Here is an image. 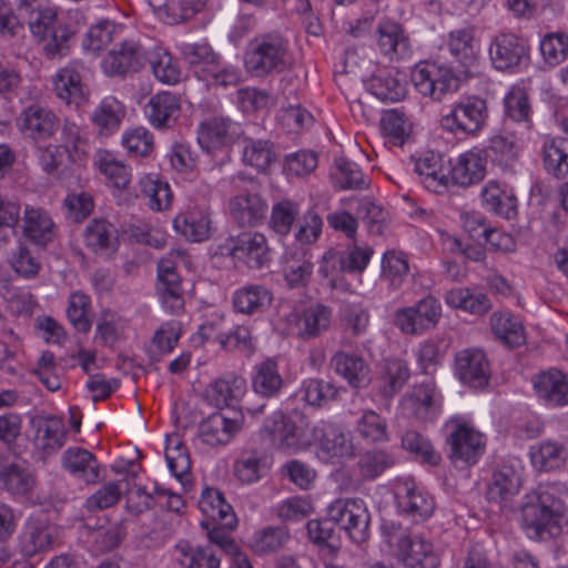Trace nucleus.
Masks as SVG:
<instances>
[{
  "label": "nucleus",
  "mask_w": 568,
  "mask_h": 568,
  "mask_svg": "<svg viewBox=\"0 0 568 568\" xmlns=\"http://www.w3.org/2000/svg\"><path fill=\"white\" fill-rule=\"evenodd\" d=\"M121 31L122 27L113 21H99L89 29L83 47L92 52H99L118 38Z\"/></svg>",
  "instance_id": "obj_56"
},
{
  "label": "nucleus",
  "mask_w": 568,
  "mask_h": 568,
  "mask_svg": "<svg viewBox=\"0 0 568 568\" xmlns=\"http://www.w3.org/2000/svg\"><path fill=\"white\" fill-rule=\"evenodd\" d=\"M125 106L114 97H105L91 114V121L99 134L110 135L120 128L125 116Z\"/></svg>",
  "instance_id": "obj_31"
},
{
  "label": "nucleus",
  "mask_w": 568,
  "mask_h": 568,
  "mask_svg": "<svg viewBox=\"0 0 568 568\" xmlns=\"http://www.w3.org/2000/svg\"><path fill=\"white\" fill-rule=\"evenodd\" d=\"M22 134L34 141L47 140L60 128L59 119L50 109L31 104L17 119Z\"/></svg>",
  "instance_id": "obj_15"
},
{
  "label": "nucleus",
  "mask_w": 568,
  "mask_h": 568,
  "mask_svg": "<svg viewBox=\"0 0 568 568\" xmlns=\"http://www.w3.org/2000/svg\"><path fill=\"white\" fill-rule=\"evenodd\" d=\"M148 63L154 77L162 83L174 84L180 80L179 65L168 51L158 49L151 54L148 53Z\"/></svg>",
  "instance_id": "obj_54"
},
{
  "label": "nucleus",
  "mask_w": 568,
  "mask_h": 568,
  "mask_svg": "<svg viewBox=\"0 0 568 568\" xmlns=\"http://www.w3.org/2000/svg\"><path fill=\"white\" fill-rule=\"evenodd\" d=\"M532 465L542 471H550L562 467L568 459L567 447L555 440H542L530 448Z\"/></svg>",
  "instance_id": "obj_34"
},
{
  "label": "nucleus",
  "mask_w": 568,
  "mask_h": 568,
  "mask_svg": "<svg viewBox=\"0 0 568 568\" xmlns=\"http://www.w3.org/2000/svg\"><path fill=\"white\" fill-rule=\"evenodd\" d=\"M331 366L354 388H363L369 383V367L356 354L338 352L332 357Z\"/></svg>",
  "instance_id": "obj_24"
},
{
  "label": "nucleus",
  "mask_w": 568,
  "mask_h": 568,
  "mask_svg": "<svg viewBox=\"0 0 568 568\" xmlns=\"http://www.w3.org/2000/svg\"><path fill=\"white\" fill-rule=\"evenodd\" d=\"M90 307V297L82 292H75L70 295L67 316L72 326L80 333H88L91 328V321L88 316Z\"/></svg>",
  "instance_id": "obj_61"
},
{
  "label": "nucleus",
  "mask_w": 568,
  "mask_h": 568,
  "mask_svg": "<svg viewBox=\"0 0 568 568\" xmlns=\"http://www.w3.org/2000/svg\"><path fill=\"white\" fill-rule=\"evenodd\" d=\"M488 108L479 97H466L455 103L452 111L440 119V125L450 133L475 135L486 124Z\"/></svg>",
  "instance_id": "obj_7"
},
{
  "label": "nucleus",
  "mask_w": 568,
  "mask_h": 568,
  "mask_svg": "<svg viewBox=\"0 0 568 568\" xmlns=\"http://www.w3.org/2000/svg\"><path fill=\"white\" fill-rule=\"evenodd\" d=\"M270 468L268 458L258 452L242 455L234 464V474L244 484H253L264 477Z\"/></svg>",
  "instance_id": "obj_43"
},
{
  "label": "nucleus",
  "mask_w": 568,
  "mask_h": 568,
  "mask_svg": "<svg viewBox=\"0 0 568 568\" xmlns=\"http://www.w3.org/2000/svg\"><path fill=\"white\" fill-rule=\"evenodd\" d=\"M199 507L209 517L207 520H220L224 527H236L237 519L233 508L226 503L220 490L214 488L203 490Z\"/></svg>",
  "instance_id": "obj_35"
},
{
  "label": "nucleus",
  "mask_w": 568,
  "mask_h": 568,
  "mask_svg": "<svg viewBox=\"0 0 568 568\" xmlns=\"http://www.w3.org/2000/svg\"><path fill=\"white\" fill-rule=\"evenodd\" d=\"M489 55L497 70L513 71L528 59V47L525 40L513 33H500L493 40Z\"/></svg>",
  "instance_id": "obj_11"
},
{
  "label": "nucleus",
  "mask_w": 568,
  "mask_h": 568,
  "mask_svg": "<svg viewBox=\"0 0 568 568\" xmlns=\"http://www.w3.org/2000/svg\"><path fill=\"white\" fill-rule=\"evenodd\" d=\"M273 302V294L265 285L246 284L237 288L232 296V304L237 313L255 315L266 312Z\"/></svg>",
  "instance_id": "obj_22"
},
{
  "label": "nucleus",
  "mask_w": 568,
  "mask_h": 568,
  "mask_svg": "<svg viewBox=\"0 0 568 568\" xmlns=\"http://www.w3.org/2000/svg\"><path fill=\"white\" fill-rule=\"evenodd\" d=\"M244 65L247 72L256 77L287 70L291 65L287 41L278 32L254 37L247 42Z\"/></svg>",
  "instance_id": "obj_5"
},
{
  "label": "nucleus",
  "mask_w": 568,
  "mask_h": 568,
  "mask_svg": "<svg viewBox=\"0 0 568 568\" xmlns=\"http://www.w3.org/2000/svg\"><path fill=\"white\" fill-rule=\"evenodd\" d=\"M180 113V98L168 91L153 95L145 105V114L155 129H169L173 126Z\"/></svg>",
  "instance_id": "obj_21"
},
{
  "label": "nucleus",
  "mask_w": 568,
  "mask_h": 568,
  "mask_svg": "<svg viewBox=\"0 0 568 568\" xmlns=\"http://www.w3.org/2000/svg\"><path fill=\"white\" fill-rule=\"evenodd\" d=\"M481 196L487 209L496 214L510 219L516 212V197L508 195L497 184L487 185Z\"/></svg>",
  "instance_id": "obj_59"
},
{
  "label": "nucleus",
  "mask_w": 568,
  "mask_h": 568,
  "mask_svg": "<svg viewBox=\"0 0 568 568\" xmlns=\"http://www.w3.org/2000/svg\"><path fill=\"white\" fill-rule=\"evenodd\" d=\"M566 505L555 484L539 485L521 507L523 528L531 539L555 537L561 531Z\"/></svg>",
  "instance_id": "obj_2"
},
{
  "label": "nucleus",
  "mask_w": 568,
  "mask_h": 568,
  "mask_svg": "<svg viewBox=\"0 0 568 568\" xmlns=\"http://www.w3.org/2000/svg\"><path fill=\"white\" fill-rule=\"evenodd\" d=\"M447 443L450 446V458L467 465L476 464L485 452L483 434L466 424H456Z\"/></svg>",
  "instance_id": "obj_17"
},
{
  "label": "nucleus",
  "mask_w": 568,
  "mask_h": 568,
  "mask_svg": "<svg viewBox=\"0 0 568 568\" xmlns=\"http://www.w3.org/2000/svg\"><path fill=\"white\" fill-rule=\"evenodd\" d=\"M53 540L52 530L47 526L28 525L20 539L23 556L32 557L50 547Z\"/></svg>",
  "instance_id": "obj_52"
},
{
  "label": "nucleus",
  "mask_w": 568,
  "mask_h": 568,
  "mask_svg": "<svg viewBox=\"0 0 568 568\" xmlns=\"http://www.w3.org/2000/svg\"><path fill=\"white\" fill-rule=\"evenodd\" d=\"M410 80L419 93L436 101L442 100L455 83V78L448 70L428 63L416 64Z\"/></svg>",
  "instance_id": "obj_13"
},
{
  "label": "nucleus",
  "mask_w": 568,
  "mask_h": 568,
  "mask_svg": "<svg viewBox=\"0 0 568 568\" xmlns=\"http://www.w3.org/2000/svg\"><path fill=\"white\" fill-rule=\"evenodd\" d=\"M452 182L467 187L480 182L486 173V156L480 151H468L459 155L456 164L448 171Z\"/></svg>",
  "instance_id": "obj_23"
},
{
  "label": "nucleus",
  "mask_w": 568,
  "mask_h": 568,
  "mask_svg": "<svg viewBox=\"0 0 568 568\" xmlns=\"http://www.w3.org/2000/svg\"><path fill=\"white\" fill-rule=\"evenodd\" d=\"M357 202V216L366 224L369 233L382 234L388 220L385 209L368 196L358 199Z\"/></svg>",
  "instance_id": "obj_55"
},
{
  "label": "nucleus",
  "mask_w": 568,
  "mask_h": 568,
  "mask_svg": "<svg viewBox=\"0 0 568 568\" xmlns=\"http://www.w3.org/2000/svg\"><path fill=\"white\" fill-rule=\"evenodd\" d=\"M368 90L384 102H397L406 94L405 84L390 74L373 75L368 81Z\"/></svg>",
  "instance_id": "obj_51"
},
{
  "label": "nucleus",
  "mask_w": 568,
  "mask_h": 568,
  "mask_svg": "<svg viewBox=\"0 0 568 568\" xmlns=\"http://www.w3.org/2000/svg\"><path fill=\"white\" fill-rule=\"evenodd\" d=\"M371 515L362 499H337L328 506L327 518L310 520L306 525L310 539L317 545L336 549L335 528L338 525L356 544L369 538Z\"/></svg>",
  "instance_id": "obj_1"
},
{
  "label": "nucleus",
  "mask_w": 568,
  "mask_h": 568,
  "mask_svg": "<svg viewBox=\"0 0 568 568\" xmlns=\"http://www.w3.org/2000/svg\"><path fill=\"white\" fill-rule=\"evenodd\" d=\"M242 416L234 409L211 414L199 427L202 442L211 447L226 445L240 432Z\"/></svg>",
  "instance_id": "obj_9"
},
{
  "label": "nucleus",
  "mask_w": 568,
  "mask_h": 568,
  "mask_svg": "<svg viewBox=\"0 0 568 568\" xmlns=\"http://www.w3.org/2000/svg\"><path fill=\"white\" fill-rule=\"evenodd\" d=\"M148 63V52L134 41H124L109 51L104 57L102 67L109 75H123L136 72Z\"/></svg>",
  "instance_id": "obj_12"
},
{
  "label": "nucleus",
  "mask_w": 568,
  "mask_h": 568,
  "mask_svg": "<svg viewBox=\"0 0 568 568\" xmlns=\"http://www.w3.org/2000/svg\"><path fill=\"white\" fill-rule=\"evenodd\" d=\"M356 432L366 442H383L387 438V423L376 412L368 409L357 420Z\"/></svg>",
  "instance_id": "obj_62"
},
{
  "label": "nucleus",
  "mask_w": 568,
  "mask_h": 568,
  "mask_svg": "<svg viewBox=\"0 0 568 568\" xmlns=\"http://www.w3.org/2000/svg\"><path fill=\"white\" fill-rule=\"evenodd\" d=\"M315 444H318L321 452L328 458H352L355 455L351 433L335 424L318 423Z\"/></svg>",
  "instance_id": "obj_19"
},
{
  "label": "nucleus",
  "mask_w": 568,
  "mask_h": 568,
  "mask_svg": "<svg viewBox=\"0 0 568 568\" xmlns=\"http://www.w3.org/2000/svg\"><path fill=\"white\" fill-rule=\"evenodd\" d=\"M382 536L405 568H438L440 560L433 544L420 535L410 532L400 524L385 521Z\"/></svg>",
  "instance_id": "obj_4"
},
{
  "label": "nucleus",
  "mask_w": 568,
  "mask_h": 568,
  "mask_svg": "<svg viewBox=\"0 0 568 568\" xmlns=\"http://www.w3.org/2000/svg\"><path fill=\"white\" fill-rule=\"evenodd\" d=\"M175 551L180 554V565L185 568L220 567V559L210 546H192L189 541L181 540L175 545Z\"/></svg>",
  "instance_id": "obj_39"
},
{
  "label": "nucleus",
  "mask_w": 568,
  "mask_h": 568,
  "mask_svg": "<svg viewBox=\"0 0 568 568\" xmlns=\"http://www.w3.org/2000/svg\"><path fill=\"white\" fill-rule=\"evenodd\" d=\"M156 296L163 308L171 314H180L184 308V290L175 266L162 261L158 266Z\"/></svg>",
  "instance_id": "obj_14"
},
{
  "label": "nucleus",
  "mask_w": 568,
  "mask_h": 568,
  "mask_svg": "<svg viewBox=\"0 0 568 568\" xmlns=\"http://www.w3.org/2000/svg\"><path fill=\"white\" fill-rule=\"evenodd\" d=\"M240 133L236 123L223 118H213L201 124L197 142L204 151L212 153L233 143Z\"/></svg>",
  "instance_id": "obj_20"
},
{
  "label": "nucleus",
  "mask_w": 568,
  "mask_h": 568,
  "mask_svg": "<svg viewBox=\"0 0 568 568\" xmlns=\"http://www.w3.org/2000/svg\"><path fill=\"white\" fill-rule=\"evenodd\" d=\"M36 429L34 444L37 447L54 452L64 445L65 429L61 418L54 416L34 417L31 420Z\"/></svg>",
  "instance_id": "obj_29"
},
{
  "label": "nucleus",
  "mask_w": 568,
  "mask_h": 568,
  "mask_svg": "<svg viewBox=\"0 0 568 568\" xmlns=\"http://www.w3.org/2000/svg\"><path fill=\"white\" fill-rule=\"evenodd\" d=\"M230 210L240 226H255L265 219L267 204L258 194L248 193L235 196Z\"/></svg>",
  "instance_id": "obj_25"
},
{
  "label": "nucleus",
  "mask_w": 568,
  "mask_h": 568,
  "mask_svg": "<svg viewBox=\"0 0 568 568\" xmlns=\"http://www.w3.org/2000/svg\"><path fill=\"white\" fill-rule=\"evenodd\" d=\"M245 381L234 376L231 379L219 378L205 390L206 400L223 412L224 408L232 409L233 405L244 393Z\"/></svg>",
  "instance_id": "obj_32"
},
{
  "label": "nucleus",
  "mask_w": 568,
  "mask_h": 568,
  "mask_svg": "<svg viewBox=\"0 0 568 568\" xmlns=\"http://www.w3.org/2000/svg\"><path fill=\"white\" fill-rule=\"evenodd\" d=\"M174 229L192 242H201L209 237L211 221L203 212L180 214L174 219Z\"/></svg>",
  "instance_id": "obj_44"
},
{
  "label": "nucleus",
  "mask_w": 568,
  "mask_h": 568,
  "mask_svg": "<svg viewBox=\"0 0 568 568\" xmlns=\"http://www.w3.org/2000/svg\"><path fill=\"white\" fill-rule=\"evenodd\" d=\"M335 184L342 190H364L369 185V180L364 175L359 166L345 158L335 160Z\"/></svg>",
  "instance_id": "obj_48"
},
{
  "label": "nucleus",
  "mask_w": 568,
  "mask_h": 568,
  "mask_svg": "<svg viewBox=\"0 0 568 568\" xmlns=\"http://www.w3.org/2000/svg\"><path fill=\"white\" fill-rule=\"evenodd\" d=\"M458 378L473 388L485 387L490 377L489 363L480 349H464L455 358Z\"/></svg>",
  "instance_id": "obj_18"
},
{
  "label": "nucleus",
  "mask_w": 568,
  "mask_h": 568,
  "mask_svg": "<svg viewBox=\"0 0 568 568\" xmlns=\"http://www.w3.org/2000/svg\"><path fill=\"white\" fill-rule=\"evenodd\" d=\"M298 215V204L291 200L276 202L272 207L270 226L278 235H287Z\"/></svg>",
  "instance_id": "obj_60"
},
{
  "label": "nucleus",
  "mask_w": 568,
  "mask_h": 568,
  "mask_svg": "<svg viewBox=\"0 0 568 568\" xmlns=\"http://www.w3.org/2000/svg\"><path fill=\"white\" fill-rule=\"evenodd\" d=\"M242 159L245 164L257 171H265L275 160V154L268 141L245 138Z\"/></svg>",
  "instance_id": "obj_53"
},
{
  "label": "nucleus",
  "mask_w": 568,
  "mask_h": 568,
  "mask_svg": "<svg viewBox=\"0 0 568 568\" xmlns=\"http://www.w3.org/2000/svg\"><path fill=\"white\" fill-rule=\"evenodd\" d=\"M394 465V456L383 449L367 450L358 459L361 475L371 480L377 478Z\"/></svg>",
  "instance_id": "obj_50"
},
{
  "label": "nucleus",
  "mask_w": 568,
  "mask_h": 568,
  "mask_svg": "<svg viewBox=\"0 0 568 568\" xmlns=\"http://www.w3.org/2000/svg\"><path fill=\"white\" fill-rule=\"evenodd\" d=\"M288 538L285 527H266L254 535L251 547L255 554L265 555L281 549Z\"/></svg>",
  "instance_id": "obj_58"
},
{
  "label": "nucleus",
  "mask_w": 568,
  "mask_h": 568,
  "mask_svg": "<svg viewBox=\"0 0 568 568\" xmlns=\"http://www.w3.org/2000/svg\"><path fill=\"white\" fill-rule=\"evenodd\" d=\"M252 386L256 394L264 397H273L280 393L283 387V378L274 359L268 358L255 366Z\"/></svg>",
  "instance_id": "obj_38"
},
{
  "label": "nucleus",
  "mask_w": 568,
  "mask_h": 568,
  "mask_svg": "<svg viewBox=\"0 0 568 568\" xmlns=\"http://www.w3.org/2000/svg\"><path fill=\"white\" fill-rule=\"evenodd\" d=\"M402 446L429 465L436 466L442 460L440 455L433 449L429 440L415 430H408L403 435Z\"/></svg>",
  "instance_id": "obj_64"
},
{
  "label": "nucleus",
  "mask_w": 568,
  "mask_h": 568,
  "mask_svg": "<svg viewBox=\"0 0 568 568\" xmlns=\"http://www.w3.org/2000/svg\"><path fill=\"white\" fill-rule=\"evenodd\" d=\"M409 376L410 372L405 361L398 358L386 359L381 372V395L385 399L393 398L404 387Z\"/></svg>",
  "instance_id": "obj_37"
},
{
  "label": "nucleus",
  "mask_w": 568,
  "mask_h": 568,
  "mask_svg": "<svg viewBox=\"0 0 568 568\" xmlns=\"http://www.w3.org/2000/svg\"><path fill=\"white\" fill-rule=\"evenodd\" d=\"M36 484L33 471L26 463L0 460V487L12 495H26Z\"/></svg>",
  "instance_id": "obj_30"
},
{
  "label": "nucleus",
  "mask_w": 568,
  "mask_h": 568,
  "mask_svg": "<svg viewBox=\"0 0 568 568\" xmlns=\"http://www.w3.org/2000/svg\"><path fill=\"white\" fill-rule=\"evenodd\" d=\"M491 328L495 335L508 347L515 348L526 342L523 324L509 314L491 315Z\"/></svg>",
  "instance_id": "obj_42"
},
{
  "label": "nucleus",
  "mask_w": 568,
  "mask_h": 568,
  "mask_svg": "<svg viewBox=\"0 0 568 568\" xmlns=\"http://www.w3.org/2000/svg\"><path fill=\"white\" fill-rule=\"evenodd\" d=\"M62 468L85 485H95L104 478V468L95 455L82 447H69L61 456Z\"/></svg>",
  "instance_id": "obj_10"
},
{
  "label": "nucleus",
  "mask_w": 568,
  "mask_h": 568,
  "mask_svg": "<svg viewBox=\"0 0 568 568\" xmlns=\"http://www.w3.org/2000/svg\"><path fill=\"white\" fill-rule=\"evenodd\" d=\"M77 159L68 149L54 144L48 145L43 150L41 164L48 174L57 179H65L70 174L69 164L75 162Z\"/></svg>",
  "instance_id": "obj_47"
},
{
  "label": "nucleus",
  "mask_w": 568,
  "mask_h": 568,
  "mask_svg": "<svg viewBox=\"0 0 568 568\" xmlns=\"http://www.w3.org/2000/svg\"><path fill=\"white\" fill-rule=\"evenodd\" d=\"M94 163L115 187L125 189L130 183L128 168L106 150H99L94 156Z\"/></svg>",
  "instance_id": "obj_49"
},
{
  "label": "nucleus",
  "mask_w": 568,
  "mask_h": 568,
  "mask_svg": "<svg viewBox=\"0 0 568 568\" xmlns=\"http://www.w3.org/2000/svg\"><path fill=\"white\" fill-rule=\"evenodd\" d=\"M54 90L57 95L67 103L80 105L87 101V90L81 82V77L72 68H63L57 73Z\"/></svg>",
  "instance_id": "obj_40"
},
{
  "label": "nucleus",
  "mask_w": 568,
  "mask_h": 568,
  "mask_svg": "<svg viewBox=\"0 0 568 568\" xmlns=\"http://www.w3.org/2000/svg\"><path fill=\"white\" fill-rule=\"evenodd\" d=\"M331 310L322 304L306 308L300 321V334L303 338H313L329 327Z\"/></svg>",
  "instance_id": "obj_46"
},
{
  "label": "nucleus",
  "mask_w": 568,
  "mask_h": 568,
  "mask_svg": "<svg viewBox=\"0 0 568 568\" xmlns=\"http://www.w3.org/2000/svg\"><path fill=\"white\" fill-rule=\"evenodd\" d=\"M382 128L392 142L398 146L405 143L412 132V123L397 110H389L383 115Z\"/></svg>",
  "instance_id": "obj_63"
},
{
  "label": "nucleus",
  "mask_w": 568,
  "mask_h": 568,
  "mask_svg": "<svg viewBox=\"0 0 568 568\" xmlns=\"http://www.w3.org/2000/svg\"><path fill=\"white\" fill-rule=\"evenodd\" d=\"M23 234L36 245L45 246L55 236V225L40 207H27L23 215Z\"/></svg>",
  "instance_id": "obj_26"
},
{
  "label": "nucleus",
  "mask_w": 568,
  "mask_h": 568,
  "mask_svg": "<svg viewBox=\"0 0 568 568\" xmlns=\"http://www.w3.org/2000/svg\"><path fill=\"white\" fill-rule=\"evenodd\" d=\"M317 424L300 413L286 416L282 410H275L265 418L261 428L262 435L271 446L280 452L296 453L307 449L316 443Z\"/></svg>",
  "instance_id": "obj_3"
},
{
  "label": "nucleus",
  "mask_w": 568,
  "mask_h": 568,
  "mask_svg": "<svg viewBox=\"0 0 568 568\" xmlns=\"http://www.w3.org/2000/svg\"><path fill=\"white\" fill-rule=\"evenodd\" d=\"M520 476L508 466L496 470L493 475V481L488 486L487 498L490 501L507 500L516 495L520 488Z\"/></svg>",
  "instance_id": "obj_41"
},
{
  "label": "nucleus",
  "mask_w": 568,
  "mask_h": 568,
  "mask_svg": "<svg viewBox=\"0 0 568 568\" xmlns=\"http://www.w3.org/2000/svg\"><path fill=\"white\" fill-rule=\"evenodd\" d=\"M415 172L429 191L439 193L447 186L448 171L444 169L442 156L434 152L426 153L415 162Z\"/></svg>",
  "instance_id": "obj_36"
},
{
  "label": "nucleus",
  "mask_w": 568,
  "mask_h": 568,
  "mask_svg": "<svg viewBox=\"0 0 568 568\" xmlns=\"http://www.w3.org/2000/svg\"><path fill=\"white\" fill-rule=\"evenodd\" d=\"M408 271V261L404 253L394 250L384 253L381 278L390 290H398L402 286Z\"/></svg>",
  "instance_id": "obj_45"
},
{
  "label": "nucleus",
  "mask_w": 568,
  "mask_h": 568,
  "mask_svg": "<svg viewBox=\"0 0 568 568\" xmlns=\"http://www.w3.org/2000/svg\"><path fill=\"white\" fill-rule=\"evenodd\" d=\"M20 11L29 13V28L38 42H44L43 51L48 58L62 57L68 51L71 32L55 28L57 13L50 7H42L41 0H14Z\"/></svg>",
  "instance_id": "obj_6"
},
{
  "label": "nucleus",
  "mask_w": 568,
  "mask_h": 568,
  "mask_svg": "<svg viewBox=\"0 0 568 568\" xmlns=\"http://www.w3.org/2000/svg\"><path fill=\"white\" fill-rule=\"evenodd\" d=\"M440 303L427 296L414 306L397 310L394 323L402 332L416 334L434 327L440 317Z\"/></svg>",
  "instance_id": "obj_8"
},
{
  "label": "nucleus",
  "mask_w": 568,
  "mask_h": 568,
  "mask_svg": "<svg viewBox=\"0 0 568 568\" xmlns=\"http://www.w3.org/2000/svg\"><path fill=\"white\" fill-rule=\"evenodd\" d=\"M534 387L540 398L554 406L568 404V377L560 371L550 369L538 375Z\"/></svg>",
  "instance_id": "obj_27"
},
{
  "label": "nucleus",
  "mask_w": 568,
  "mask_h": 568,
  "mask_svg": "<svg viewBox=\"0 0 568 568\" xmlns=\"http://www.w3.org/2000/svg\"><path fill=\"white\" fill-rule=\"evenodd\" d=\"M473 40V31L468 28L454 30L449 33V51L464 67H470L476 61Z\"/></svg>",
  "instance_id": "obj_57"
},
{
  "label": "nucleus",
  "mask_w": 568,
  "mask_h": 568,
  "mask_svg": "<svg viewBox=\"0 0 568 568\" xmlns=\"http://www.w3.org/2000/svg\"><path fill=\"white\" fill-rule=\"evenodd\" d=\"M231 254L246 263L250 268H262L271 262V248L264 234L243 232L231 237Z\"/></svg>",
  "instance_id": "obj_16"
},
{
  "label": "nucleus",
  "mask_w": 568,
  "mask_h": 568,
  "mask_svg": "<svg viewBox=\"0 0 568 568\" xmlns=\"http://www.w3.org/2000/svg\"><path fill=\"white\" fill-rule=\"evenodd\" d=\"M378 47L384 55L390 59H404L409 55V40L400 24L385 20L377 27Z\"/></svg>",
  "instance_id": "obj_28"
},
{
  "label": "nucleus",
  "mask_w": 568,
  "mask_h": 568,
  "mask_svg": "<svg viewBox=\"0 0 568 568\" xmlns=\"http://www.w3.org/2000/svg\"><path fill=\"white\" fill-rule=\"evenodd\" d=\"M541 158L548 174L558 180L568 176V139L555 138L545 141Z\"/></svg>",
  "instance_id": "obj_33"
}]
</instances>
